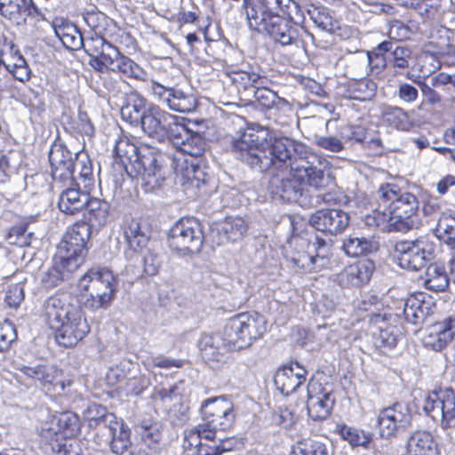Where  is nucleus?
I'll return each instance as SVG.
<instances>
[{
  "label": "nucleus",
  "instance_id": "c9c22d12",
  "mask_svg": "<svg viewBox=\"0 0 455 455\" xmlns=\"http://www.w3.org/2000/svg\"><path fill=\"white\" fill-rule=\"evenodd\" d=\"M374 347L386 354L396 347L399 339V330L394 325L381 321L371 331Z\"/></svg>",
  "mask_w": 455,
  "mask_h": 455
},
{
  "label": "nucleus",
  "instance_id": "864d4df0",
  "mask_svg": "<svg viewBox=\"0 0 455 455\" xmlns=\"http://www.w3.org/2000/svg\"><path fill=\"white\" fill-rule=\"evenodd\" d=\"M40 446L45 455H82L78 443L73 440H55L53 443H42Z\"/></svg>",
  "mask_w": 455,
  "mask_h": 455
},
{
  "label": "nucleus",
  "instance_id": "2eb2a0df",
  "mask_svg": "<svg viewBox=\"0 0 455 455\" xmlns=\"http://www.w3.org/2000/svg\"><path fill=\"white\" fill-rule=\"evenodd\" d=\"M412 420L409 406L404 403H395L382 409L377 418L379 435L389 438L407 429Z\"/></svg>",
  "mask_w": 455,
  "mask_h": 455
},
{
  "label": "nucleus",
  "instance_id": "4c0bfd02",
  "mask_svg": "<svg viewBox=\"0 0 455 455\" xmlns=\"http://www.w3.org/2000/svg\"><path fill=\"white\" fill-rule=\"evenodd\" d=\"M175 172L192 186L199 188L207 183V174L199 164L198 159H175Z\"/></svg>",
  "mask_w": 455,
  "mask_h": 455
},
{
  "label": "nucleus",
  "instance_id": "58836bf2",
  "mask_svg": "<svg viewBox=\"0 0 455 455\" xmlns=\"http://www.w3.org/2000/svg\"><path fill=\"white\" fill-rule=\"evenodd\" d=\"M108 427L111 435L110 449L118 455L123 454L131 445L130 429L123 421L117 420L116 416H108Z\"/></svg>",
  "mask_w": 455,
  "mask_h": 455
},
{
  "label": "nucleus",
  "instance_id": "37998d69",
  "mask_svg": "<svg viewBox=\"0 0 455 455\" xmlns=\"http://www.w3.org/2000/svg\"><path fill=\"white\" fill-rule=\"evenodd\" d=\"M53 28L56 36L66 49L77 51L84 45L83 36L74 24L61 22L60 25H54Z\"/></svg>",
  "mask_w": 455,
  "mask_h": 455
},
{
  "label": "nucleus",
  "instance_id": "774afa93",
  "mask_svg": "<svg viewBox=\"0 0 455 455\" xmlns=\"http://www.w3.org/2000/svg\"><path fill=\"white\" fill-rule=\"evenodd\" d=\"M27 228L28 226L26 224L12 227L7 236L9 243L21 247L30 245L28 237L26 235Z\"/></svg>",
  "mask_w": 455,
  "mask_h": 455
},
{
  "label": "nucleus",
  "instance_id": "49530a36",
  "mask_svg": "<svg viewBox=\"0 0 455 455\" xmlns=\"http://www.w3.org/2000/svg\"><path fill=\"white\" fill-rule=\"evenodd\" d=\"M10 50L13 62L6 65L5 76H11L12 88L14 79L21 83L28 81L30 79L31 70L24 57L20 54L19 51L15 49L13 45L10 47Z\"/></svg>",
  "mask_w": 455,
  "mask_h": 455
},
{
  "label": "nucleus",
  "instance_id": "f03ea898",
  "mask_svg": "<svg viewBox=\"0 0 455 455\" xmlns=\"http://www.w3.org/2000/svg\"><path fill=\"white\" fill-rule=\"evenodd\" d=\"M113 155L127 175L140 181L145 192H152L164 180L163 154L149 146L137 147L129 138L121 137L115 144Z\"/></svg>",
  "mask_w": 455,
  "mask_h": 455
},
{
  "label": "nucleus",
  "instance_id": "c756f323",
  "mask_svg": "<svg viewBox=\"0 0 455 455\" xmlns=\"http://www.w3.org/2000/svg\"><path fill=\"white\" fill-rule=\"evenodd\" d=\"M265 7L269 12L277 11L282 12L284 15H287L286 19L291 20L294 26H297L299 29L309 37L312 41L314 36L307 30L304 29L302 24L305 20L304 12L299 4L294 0H263Z\"/></svg>",
  "mask_w": 455,
  "mask_h": 455
},
{
  "label": "nucleus",
  "instance_id": "aec40b11",
  "mask_svg": "<svg viewBox=\"0 0 455 455\" xmlns=\"http://www.w3.org/2000/svg\"><path fill=\"white\" fill-rule=\"evenodd\" d=\"M334 403L331 389L314 379L308 381L307 409L313 420L325 419L331 414Z\"/></svg>",
  "mask_w": 455,
  "mask_h": 455
},
{
  "label": "nucleus",
  "instance_id": "0e129e2a",
  "mask_svg": "<svg viewBox=\"0 0 455 455\" xmlns=\"http://www.w3.org/2000/svg\"><path fill=\"white\" fill-rule=\"evenodd\" d=\"M352 89L355 93V99L366 100L374 95L377 85L371 79L363 78L353 83Z\"/></svg>",
  "mask_w": 455,
  "mask_h": 455
},
{
  "label": "nucleus",
  "instance_id": "39448f33",
  "mask_svg": "<svg viewBox=\"0 0 455 455\" xmlns=\"http://www.w3.org/2000/svg\"><path fill=\"white\" fill-rule=\"evenodd\" d=\"M202 413L203 421L186 435L189 445H198L201 441L212 440L219 431L230 428L235 420L232 403L222 397L204 401Z\"/></svg>",
  "mask_w": 455,
  "mask_h": 455
},
{
  "label": "nucleus",
  "instance_id": "f257e3e1",
  "mask_svg": "<svg viewBox=\"0 0 455 455\" xmlns=\"http://www.w3.org/2000/svg\"><path fill=\"white\" fill-rule=\"evenodd\" d=\"M230 147L235 157L253 172L265 173L289 167L296 177H307L310 187L316 189L325 188L332 182L329 161L290 138L267 141L262 129L247 127L232 136Z\"/></svg>",
  "mask_w": 455,
  "mask_h": 455
},
{
  "label": "nucleus",
  "instance_id": "ddd939ff",
  "mask_svg": "<svg viewBox=\"0 0 455 455\" xmlns=\"http://www.w3.org/2000/svg\"><path fill=\"white\" fill-rule=\"evenodd\" d=\"M419 204L418 198L412 193L402 192L388 213L387 230L406 233L419 228L421 226Z\"/></svg>",
  "mask_w": 455,
  "mask_h": 455
},
{
  "label": "nucleus",
  "instance_id": "cd10ccee",
  "mask_svg": "<svg viewBox=\"0 0 455 455\" xmlns=\"http://www.w3.org/2000/svg\"><path fill=\"white\" fill-rule=\"evenodd\" d=\"M434 305L431 297L425 292L411 294L404 302V318L414 325L420 324L433 312Z\"/></svg>",
  "mask_w": 455,
  "mask_h": 455
},
{
  "label": "nucleus",
  "instance_id": "72a5a7b5",
  "mask_svg": "<svg viewBox=\"0 0 455 455\" xmlns=\"http://www.w3.org/2000/svg\"><path fill=\"white\" fill-rule=\"evenodd\" d=\"M147 100L136 91L125 94L124 103L121 108V116L132 125H139L140 121L148 112Z\"/></svg>",
  "mask_w": 455,
  "mask_h": 455
},
{
  "label": "nucleus",
  "instance_id": "79ce46f5",
  "mask_svg": "<svg viewBox=\"0 0 455 455\" xmlns=\"http://www.w3.org/2000/svg\"><path fill=\"white\" fill-rule=\"evenodd\" d=\"M67 262L60 259L58 255H55L53 265L42 274L41 282L45 288L52 289L56 287L64 279L68 278L69 274L77 269L69 267Z\"/></svg>",
  "mask_w": 455,
  "mask_h": 455
},
{
  "label": "nucleus",
  "instance_id": "c85d7f7f",
  "mask_svg": "<svg viewBox=\"0 0 455 455\" xmlns=\"http://www.w3.org/2000/svg\"><path fill=\"white\" fill-rule=\"evenodd\" d=\"M455 338V315L444 317L430 327L425 344L435 351H441Z\"/></svg>",
  "mask_w": 455,
  "mask_h": 455
},
{
  "label": "nucleus",
  "instance_id": "412c9836",
  "mask_svg": "<svg viewBox=\"0 0 455 455\" xmlns=\"http://www.w3.org/2000/svg\"><path fill=\"white\" fill-rule=\"evenodd\" d=\"M170 140L179 151L193 157L192 159L202 156L206 148L205 139L180 123L172 126Z\"/></svg>",
  "mask_w": 455,
  "mask_h": 455
},
{
  "label": "nucleus",
  "instance_id": "680f3d73",
  "mask_svg": "<svg viewBox=\"0 0 455 455\" xmlns=\"http://www.w3.org/2000/svg\"><path fill=\"white\" fill-rule=\"evenodd\" d=\"M402 190L395 184L384 183L379 186L377 190L378 199L380 204H383L387 209L388 212L391 211V207L396 202L399 195L402 194Z\"/></svg>",
  "mask_w": 455,
  "mask_h": 455
},
{
  "label": "nucleus",
  "instance_id": "6e6d98bb",
  "mask_svg": "<svg viewBox=\"0 0 455 455\" xmlns=\"http://www.w3.org/2000/svg\"><path fill=\"white\" fill-rule=\"evenodd\" d=\"M372 241L365 237H348L344 240L342 249L345 253L351 257H358L371 251Z\"/></svg>",
  "mask_w": 455,
  "mask_h": 455
},
{
  "label": "nucleus",
  "instance_id": "052dcab7",
  "mask_svg": "<svg viewBox=\"0 0 455 455\" xmlns=\"http://www.w3.org/2000/svg\"><path fill=\"white\" fill-rule=\"evenodd\" d=\"M307 12L314 24L322 31L333 33L338 28V22L325 10L314 8Z\"/></svg>",
  "mask_w": 455,
  "mask_h": 455
},
{
  "label": "nucleus",
  "instance_id": "0eeeda50",
  "mask_svg": "<svg viewBox=\"0 0 455 455\" xmlns=\"http://www.w3.org/2000/svg\"><path fill=\"white\" fill-rule=\"evenodd\" d=\"M267 331L264 316L257 312L235 315L225 323L222 340L235 349L250 347Z\"/></svg>",
  "mask_w": 455,
  "mask_h": 455
},
{
  "label": "nucleus",
  "instance_id": "1a4fd4ad",
  "mask_svg": "<svg viewBox=\"0 0 455 455\" xmlns=\"http://www.w3.org/2000/svg\"><path fill=\"white\" fill-rule=\"evenodd\" d=\"M91 235L92 229L85 221H76L65 233L56 255L68 261L69 267L78 268L87 254Z\"/></svg>",
  "mask_w": 455,
  "mask_h": 455
},
{
  "label": "nucleus",
  "instance_id": "b1692460",
  "mask_svg": "<svg viewBox=\"0 0 455 455\" xmlns=\"http://www.w3.org/2000/svg\"><path fill=\"white\" fill-rule=\"evenodd\" d=\"M124 235L127 244L125 256L128 259H139V254L147 248L150 239V230L137 220H131L124 227Z\"/></svg>",
  "mask_w": 455,
  "mask_h": 455
},
{
  "label": "nucleus",
  "instance_id": "f3484780",
  "mask_svg": "<svg viewBox=\"0 0 455 455\" xmlns=\"http://www.w3.org/2000/svg\"><path fill=\"white\" fill-rule=\"evenodd\" d=\"M149 90L152 95L170 110L190 113L196 108L197 100L195 96L192 93L185 92L181 89L167 87L151 80Z\"/></svg>",
  "mask_w": 455,
  "mask_h": 455
},
{
  "label": "nucleus",
  "instance_id": "6ab92c4d",
  "mask_svg": "<svg viewBox=\"0 0 455 455\" xmlns=\"http://www.w3.org/2000/svg\"><path fill=\"white\" fill-rule=\"evenodd\" d=\"M175 116L161 109L158 106H150L139 125L147 135L162 141L165 137L171 139L172 126L179 124Z\"/></svg>",
  "mask_w": 455,
  "mask_h": 455
},
{
  "label": "nucleus",
  "instance_id": "4d7b16f0",
  "mask_svg": "<svg viewBox=\"0 0 455 455\" xmlns=\"http://www.w3.org/2000/svg\"><path fill=\"white\" fill-rule=\"evenodd\" d=\"M271 82L265 77L262 81V86H257L252 89V96L262 107L266 108H272L276 100H283L277 96L276 92L268 88V84Z\"/></svg>",
  "mask_w": 455,
  "mask_h": 455
},
{
  "label": "nucleus",
  "instance_id": "e2e57ef3",
  "mask_svg": "<svg viewBox=\"0 0 455 455\" xmlns=\"http://www.w3.org/2000/svg\"><path fill=\"white\" fill-rule=\"evenodd\" d=\"M115 416L112 413H108L106 408L97 404H90L84 411V418L89 421L90 427H95L98 425H104L107 427L108 424V417Z\"/></svg>",
  "mask_w": 455,
  "mask_h": 455
},
{
  "label": "nucleus",
  "instance_id": "7c9ffc66",
  "mask_svg": "<svg viewBox=\"0 0 455 455\" xmlns=\"http://www.w3.org/2000/svg\"><path fill=\"white\" fill-rule=\"evenodd\" d=\"M405 455H438V446L429 431L417 430L408 437Z\"/></svg>",
  "mask_w": 455,
  "mask_h": 455
},
{
  "label": "nucleus",
  "instance_id": "8fccbe9b",
  "mask_svg": "<svg viewBox=\"0 0 455 455\" xmlns=\"http://www.w3.org/2000/svg\"><path fill=\"white\" fill-rule=\"evenodd\" d=\"M336 432L353 447L363 446L365 448L372 439L371 433L346 424L337 425Z\"/></svg>",
  "mask_w": 455,
  "mask_h": 455
},
{
  "label": "nucleus",
  "instance_id": "20e7f679",
  "mask_svg": "<svg viewBox=\"0 0 455 455\" xmlns=\"http://www.w3.org/2000/svg\"><path fill=\"white\" fill-rule=\"evenodd\" d=\"M241 12L245 15L251 30L266 33L282 45L297 44L301 36L300 30L291 20L283 17L277 11L267 10L263 0L259 3L243 1Z\"/></svg>",
  "mask_w": 455,
  "mask_h": 455
},
{
  "label": "nucleus",
  "instance_id": "69168bd1",
  "mask_svg": "<svg viewBox=\"0 0 455 455\" xmlns=\"http://www.w3.org/2000/svg\"><path fill=\"white\" fill-rule=\"evenodd\" d=\"M24 283L20 282L7 286L4 295V301L8 307L17 308L24 300Z\"/></svg>",
  "mask_w": 455,
  "mask_h": 455
},
{
  "label": "nucleus",
  "instance_id": "13d9d810",
  "mask_svg": "<svg viewBox=\"0 0 455 455\" xmlns=\"http://www.w3.org/2000/svg\"><path fill=\"white\" fill-rule=\"evenodd\" d=\"M219 343L218 337L205 335L201 338L199 347L204 360L219 362L221 359L222 353Z\"/></svg>",
  "mask_w": 455,
  "mask_h": 455
},
{
  "label": "nucleus",
  "instance_id": "423d86ee",
  "mask_svg": "<svg viewBox=\"0 0 455 455\" xmlns=\"http://www.w3.org/2000/svg\"><path fill=\"white\" fill-rule=\"evenodd\" d=\"M79 287L83 291L80 302L85 307L96 310L110 305L116 291V281L108 268H91L81 277Z\"/></svg>",
  "mask_w": 455,
  "mask_h": 455
},
{
  "label": "nucleus",
  "instance_id": "f704fd0d",
  "mask_svg": "<svg viewBox=\"0 0 455 455\" xmlns=\"http://www.w3.org/2000/svg\"><path fill=\"white\" fill-rule=\"evenodd\" d=\"M84 220L90 228L104 226L109 216V204L107 201L88 196V204L84 207Z\"/></svg>",
  "mask_w": 455,
  "mask_h": 455
},
{
  "label": "nucleus",
  "instance_id": "a211bd4d",
  "mask_svg": "<svg viewBox=\"0 0 455 455\" xmlns=\"http://www.w3.org/2000/svg\"><path fill=\"white\" fill-rule=\"evenodd\" d=\"M291 178H280L279 176H272L267 184V191L271 197L275 200L298 203L300 205L306 204L303 197L302 182H307V177H296L291 172Z\"/></svg>",
  "mask_w": 455,
  "mask_h": 455
},
{
  "label": "nucleus",
  "instance_id": "3c124183",
  "mask_svg": "<svg viewBox=\"0 0 455 455\" xmlns=\"http://www.w3.org/2000/svg\"><path fill=\"white\" fill-rule=\"evenodd\" d=\"M435 235L449 245L455 244V217L443 213L437 220Z\"/></svg>",
  "mask_w": 455,
  "mask_h": 455
},
{
  "label": "nucleus",
  "instance_id": "de8ad7c7",
  "mask_svg": "<svg viewBox=\"0 0 455 455\" xmlns=\"http://www.w3.org/2000/svg\"><path fill=\"white\" fill-rule=\"evenodd\" d=\"M394 45V42L391 40H385L379 43L371 51L368 52V64L370 72L371 75H379L387 66L388 59L385 58V53H387L391 50V46Z\"/></svg>",
  "mask_w": 455,
  "mask_h": 455
},
{
  "label": "nucleus",
  "instance_id": "09e8293b",
  "mask_svg": "<svg viewBox=\"0 0 455 455\" xmlns=\"http://www.w3.org/2000/svg\"><path fill=\"white\" fill-rule=\"evenodd\" d=\"M382 118L385 124L400 131H408L412 125L407 113L399 107L385 106Z\"/></svg>",
  "mask_w": 455,
  "mask_h": 455
},
{
  "label": "nucleus",
  "instance_id": "338daca9",
  "mask_svg": "<svg viewBox=\"0 0 455 455\" xmlns=\"http://www.w3.org/2000/svg\"><path fill=\"white\" fill-rule=\"evenodd\" d=\"M74 129L76 132L92 138L94 135V125L89 118L86 112L79 110L77 117L74 123Z\"/></svg>",
  "mask_w": 455,
  "mask_h": 455
},
{
  "label": "nucleus",
  "instance_id": "5fc2aeb1",
  "mask_svg": "<svg viewBox=\"0 0 455 455\" xmlns=\"http://www.w3.org/2000/svg\"><path fill=\"white\" fill-rule=\"evenodd\" d=\"M390 56L388 58L389 65L395 70H404L410 67L411 60V50L407 46L398 45L394 43L391 46Z\"/></svg>",
  "mask_w": 455,
  "mask_h": 455
},
{
  "label": "nucleus",
  "instance_id": "393cba45",
  "mask_svg": "<svg viewBox=\"0 0 455 455\" xmlns=\"http://www.w3.org/2000/svg\"><path fill=\"white\" fill-rule=\"evenodd\" d=\"M20 371L28 379L38 381L44 387H48L47 391L60 394L65 390V382L58 379L60 371L53 366L44 364L35 366L22 365L20 368Z\"/></svg>",
  "mask_w": 455,
  "mask_h": 455
},
{
  "label": "nucleus",
  "instance_id": "9d476101",
  "mask_svg": "<svg viewBox=\"0 0 455 455\" xmlns=\"http://www.w3.org/2000/svg\"><path fill=\"white\" fill-rule=\"evenodd\" d=\"M204 239L202 224L196 218L180 219L169 233L170 247L182 255L199 253Z\"/></svg>",
  "mask_w": 455,
  "mask_h": 455
},
{
  "label": "nucleus",
  "instance_id": "473e14b6",
  "mask_svg": "<svg viewBox=\"0 0 455 455\" xmlns=\"http://www.w3.org/2000/svg\"><path fill=\"white\" fill-rule=\"evenodd\" d=\"M71 186H67L68 188L60 193L58 207L65 214L75 215L83 211L88 204L89 193Z\"/></svg>",
  "mask_w": 455,
  "mask_h": 455
},
{
  "label": "nucleus",
  "instance_id": "a19ab883",
  "mask_svg": "<svg viewBox=\"0 0 455 455\" xmlns=\"http://www.w3.org/2000/svg\"><path fill=\"white\" fill-rule=\"evenodd\" d=\"M449 283L450 280L443 263L434 262L427 267L424 285L427 290L435 292L445 291Z\"/></svg>",
  "mask_w": 455,
  "mask_h": 455
},
{
  "label": "nucleus",
  "instance_id": "5701e85b",
  "mask_svg": "<svg viewBox=\"0 0 455 455\" xmlns=\"http://www.w3.org/2000/svg\"><path fill=\"white\" fill-rule=\"evenodd\" d=\"M374 268L373 261L367 259H361L338 273L334 282L341 288L360 287L369 283Z\"/></svg>",
  "mask_w": 455,
  "mask_h": 455
},
{
  "label": "nucleus",
  "instance_id": "f8f14e48",
  "mask_svg": "<svg viewBox=\"0 0 455 455\" xmlns=\"http://www.w3.org/2000/svg\"><path fill=\"white\" fill-rule=\"evenodd\" d=\"M78 154L68 148L60 138H57L48 152L51 176L55 185L69 186L74 184L76 160Z\"/></svg>",
  "mask_w": 455,
  "mask_h": 455
},
{
  "label": "nucleus",
  "instance_id": "c03bdc74",
  "mask_svg": "<svg viewBox=\"0 0 455 455\" xmlns=\"http://www.w3.org/2000/svg\"><path fill=\"white\" fill-rule=\"evenodd\" d=\"M135 431L140 439L141 444L147 448V450H144V452L147 455L156 453L161 439L158 425L143 421L136 427Z\"/></svg>",
  "mask_w": 455,
  "mask_h": 455
},
{
  "label": "nucleus",
  "instance_id": "bb28decb",
  "mask_svg": "<svg viewBox=\"0 0 455 455\" xmlns=\"http://www.w3.org/2000/svg\"><path fill=\"white\" fill-rule=\"evenodd\" d=\"M247 224L240 217H228L212 228L211 235L217 245L240 241L247 231Z\"/></svg>",
  "mask_w": 455,
  "mask_h": 455
},
{
  "label": "nucleus",
  "instance_id": "ea45409f",
  "mask_svg": "<svg viewBox=\"0 0 455 455\" xmlns=\"http://www.w3.org/2000/svg\"><path fill=\"white\" fill-rule=\"evenodd\" d=\"M25 13H39L33 0H0V15L4 19L18 21Z\"/></svg>",
  "mask_w": 455,
  "mask_h": 455
},
{
  "label": "nucleus",
  "instance_id": "4468645a",
  "mask_svg": "<svg viewBox=\"0 0 455 455\" xmlns=\"http://www.w3.org/2000/svg\"><path fill=\"white\" fill-rule=\"evenodd\" d=\"M423 410L443 429L452 427L455 420V393L450 388L432 393L426 398Z\"/></svg>",
  "mask_w": 455,
  "mask_h": 455
},
{
  "label": "nucleus",
  "instance_id": "a18cd8bd",
  "mask_svg": "<svg viewBox=\"0 0 455 455\" xmlns=\"http://www.w3.org/2000/svg\"><path fill=\"white\" fill-rule=\"evenodd\" d=\"M235 440L230 437L218 436L212 440L201 441L198 445H191L197 449L198 455H222L226 451H232L235 446Z\"/></svg>",
  "mask_w": 455,
  "mask_h": 455
},
{
  "label": "nucleus",
  "instance_id": "4be33fe9",
  "mask_svg": "<svg viewBox=\"0 0 455 455\" xmlns=\"http://www.w3.org/2000/svg\"><path fill=\"white\" fill-rule=\"evenodd\" d=\"M349 221L348 213L340 209L318 210L309 219V223L314 228L332 235L343 233Z\"/></svg>",
  "mask_w": 455,
  "mask_h": 455
},
{
  "label": "nucleus",
  "instance_id": "603ef678",
  "mask_svg": "<svg viewBox=\"0 0 455 455\" xmlns=\"http://www.w3.org/2000/svg\"><path fill=\"white\" fill-rule=\"evenodd\" d=\"M291 455H331L327 444L319 439H307L292 448Z\"/></svg>",
  "mask_w": 455,
  "mask_h": 455
},
{
  "label": "nucleus",
  "instance_id": "9b49d317",
  "mask_svg": "<svg viewBox=\"0 0 455 455\" xmlns=\"http://www.w3.org/2000/svg\"><path fill=\"white\" fill-rule=\"evenodd\" d=\"M296 244L303 248L307 246V251L298 252L291 257V261L298 268L304 271H321L330 266L331 256V240L315 235L314 239H297Z\"/></svg>",
  "mask_w": 455,
  "mask_h": 455
},
{
  "label": "nucleus",
  "instance_id": "dca6fc26",
  "mask_svg": "<svg viewBox=\"0 0 455 455\" xmlns=\"http://www.w3.org/2000/svg\"><path fill=\"white\" fill-rule=\"evenodd\" d=\"M80 430L78 416L72 411H63L52 416L42 427L40 444L69 440Z\"/></svg>",
  "mask_w": 455,
  "mask_h": 455
},
{
  "label": "nucleus",
  "instance_id": "a878e982",
  "mask_svg": "<svg viewBox=\"0 0 455 455\" xmlns=\"http://www.w3.org/2000/svg\"><path fill=\"white\" fill-rule=\"evenodd\" d=\"M307 370L299 363L291 362L289 365L279 369L274 377V382L278 390L289 395L294 393L305 381Z\"/></svg>",
  "mask_w": 455,
  "mask_h": 455
},
{
  "label": "nucleus",
  "instance_id": "6e6552de",
  "mask_svg": "<svg viewBox=\"0 0 455 455\" xmlns=\"http://www.w3.org/2000/svg\"><path fill=\"white\" fill-rule=\"evenodd\" d=\"M435 243L429 236L398 241L394 245V259L403 269L418 271L433 259Z\"/></svg>",
  "mask_w": 455,
  "mask_h": 455
},
{
  "label": "nucleus",
  "instance_id": "e433bc0d",
  "mask_svg": "<svg viewBox=\"0 0 455 455\" xmlns=\"http://www.w3.org/2000/svg\"><path fill=\"white\" fill-rule=\"evenodd\" d=\"M114 52L116 56L112 61V72L120 73L125 77L138 81H148V74L146 70L129 57L123 55L116 46H114Z\"/></svg>",
  "mask_w": 455,
  "mask_h": 455
},
{
  "label": "nucleus",
  "instance_id": "2f4dec72",
  "mask_svg": "<svg viewBox=\"0 0 455 455\" xmlns=\"http://www.w3.org/2000/svg\"><path fill=\"white\" fill-rule=\"evenodd\" d=\"M93 49L87 50L92 57L90 60L91 66L97 71L104 72L111 71L113 58L116 56L114 52V45L105 40L103 37L92 39Z\"/></svg>",
  "mask_w": 455,
  "mask_h": 455
},
{
  "label": "nucleus",
  "instance_id": "bf43d9fd",
  "mask_svg": "<svg viewBox=\"0 0 455 455\" xmlns=\"http://www.w3.org/2000/svg\"><path fill=\"white\" fill-rule=\"evenodd\" d=\"M266 76H262L254 72H239L235 73L233 77V82L243 88V93L245 97L251 96L252 89L257 86H262V81Z\"/></svg>",
  "mask_w": 455,
  "mask_h": 455
},
{
  "label": "nucleus",
  "instance_id": "7ed1b4c3",
  "mask_svg": "<svg viewBox=\"0 0 455 455\" xmlns=\"http://www.w3.org/2000/svg\"><path fill=\"white\" fill-rule=\"evenodd\" d=\"M44 311L45 321L60 346H75L90 332L80 308L68 303L65 297L51 296L44 303Z\"/></svg>",
  "mask_w": 455,
  "mask_h": 455
}]
</instances>
